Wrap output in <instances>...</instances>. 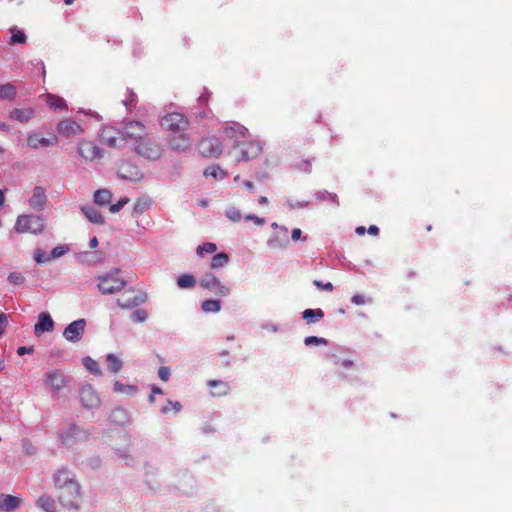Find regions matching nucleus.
<instances>
[{
    "instance_id": "ddd939ff",
    "label": "nucleus",
    "mask_w": 512,
    "mask_h": 512,
    "mask_svg": "<svg viewBox=\"0 0 512 512\" xmlns=\"http://www.w3.org/2000/svg\"><path fill=\"white\" fill-rule=\"evenodd\" d=\"M86 328V320L78 319L71 322L64 330L63 336L64 338L72 343L79 342L85 332Z\"/></svg>"
},
{
    "instance_id": "6ab92c4d",
    "label": "nucleus",
    "mask_w": 512,
    "mask_h": 512,
    "mask_svg": "<svg viewBox=\"0 0 512 512\" xmlns=\"http://www.w3.org/2000/svg\"><path fill=\"white\" fill-rule=\"evenodd\" d=\"M58 143V138L55 135H51L50 137H42L38 133H31L27 137V145L33 149H38L42 147L55 146Z\"/></svg>"
},
{
    "instance_id": "79ce46f5",
    "label": "nucleus",
    "mask_w": 512,
    "mask_h": 512,
    "mask_svg": "<svg viewBox=\"0 0 512 512\" xmlns=\"http://www.w3.org/2000/svg\"><path fill=\"white\" fill-rule=\"evenodd\" d=\"M226 216L233 222H239L242 219L241 211L234 206L226 209Z\"/></svg>"
},
{
    "instance_id": "a878e982",
    "label": "nucleus",
    "mask_w": 512,
    "mask_h": 512,
    "mask_svg": "<svg viewBox=\"0 0 512 512\" xmlns=\"http://www.w3.org/2000/svg\"><path fill=\"white\" fill-rule=\"evenodd\" d=\"M81 211L91 223L98 225L104 224V217L95 208L90 206H84L81 208Z\"/></svg>"
},
{
    "instance_id": "1a4fd4ad",
    "label": "nucleus",
    "mask_w": 512,
    "mask_h": 512,
    "mask_svg": "<svg viewBox=\"0 0 512 512\" xmlns=\"http://www.w3.org/2000/svg\"><path fill=\"white\" fill-rule=\"evenodd\" d=\"M89 438V433L77 425H69L60 433V440L65 446L71 447L78 442L85 441Z\"/></svg>"
},
{
    "instance_id": "f704fd0d",
    "label": "nucleus",
    "mask_w": 512,
    "mask_h": 512,
    "mask_svg": "<svg viewBox=\"0 0 512 512\" xmlns=\"http://www.w3.org/2000/svg\"><path fill=\"white\" fill-rule=\"evenodd\" d=\"M228 262L229 256L226 253L221 252L212 257L210 266L212 269H219L226 266Z\"/></svg>"
},
{
    "instance_id": "4468645a",
    "label": "nucleus",
    "mask_w": 512,
    "mask_h": 512,
    "mask_svg": "<svg viewBox=\"0 0 512 512\" xmlns=\"http://www.w3.org/2000/svg\"><path fill=\"white\" fill-rule=\"evenodd\" d=\"M80 400L83 407L87 409L98 408L101 404L97 391L90 385H84L80 390Z\"/></svg>"
},
{
    "instance_id": "864d4df0",
    "label": "nucleus",
    "mask_w": 512,
    "mask_h": 512,
    "mask_svg": "<svg viewBox=\"0 0 512 512\" xmlns=\"http://www.w3.org/2000/svg\"><path fill=\"white\" fill-rule=\"evenodd\" d=\"M170 374V369L168 367L162 366L158 370V376L162 381H168Z\"/></svg>"
},
{
    "instance_id": "a19ab883",
    "label": "nucleus",
    "mask_w": 512,
    "mask_h": 512,
    "mask_svg": "<svg viewBox=\"0 0 512 512\" xmlns=\"http://www.w3.org/2000/svg\"><path fill=\"white\" fill-rule=\"evenodd\" d=\"M204 175L211 176L213 178H218L220 175L222 178L224 176V172L218 165H210L204 170Z\"/></svg>"
},
{
    "instance_id": "c756f323",
    "label": "nucleus",
    "mask_w": 512,
    "mask_h": 512,
    "mask_svg": "<svg viewBox=\"0 0 512 512\" xmlns=\"http://www.w3.org/2000/svg\"><path fill=\"white\" fill-rule=\"evenodd\" d=\"M106 363L109 371H111L114 374H117L122 369L123 366L122 360L112 353L106 356Z\"/></svg>"
},
{
    "instance_id": "a211bd4d",
    "label": "nucleus",
    "mask_w": 512,
    "mask_h": 512,
    "mask_svg": "<svg viewBox=\"0 0 512 512\" xmlns=\"http://www.w3.org/2000/svg\"><path fill=\"white\" fill-rule=\"evenodd\" d=\"M222 133L230 140L238 142L240 139H244L248 136V129L237 122L227 123L222 128Z\"/></svg>"
},
{
    "instance_id": "774afa93",
    "label": "nucleus",
    "mask_w": 512,
    "mask_h": 512,
    "mask_svg": "<svg viewBox=\"0 0 512 512\" xmlns=\"http://www.w3.org/2000/svg\"><path fill=\"white\" fill-rule=\"evenodd\" d=\"M162 393H163V391L161 388H159V387L152 388V394L156 395V394H162Z\"/></svg>"
},
{
    "instance_id": "4d7b16f0",
    "label": "nucleus",
    "mask_w": 512,
    "mask_h": 512,
    "mask_svg": "<svg viewBox=\"0 0 512 512\" xmlns=\"http://www.w3.org/2000/svg\"><path fill=\"white\" fill-rule=\"evenodd\" d=\"M339 365L341 368H344V369H351L353 368L354 366V363L352 360H349V359H344V360H341L339 362Z\"/></svg>"
},
{
    "instance_id": "ea45409f",
    "label": "nucleus",
    "mask_w": 512,
    "mask_h": 512,
    "mask_svg": "<svg viewBox=\"0 0 512 512\" xmlns=\"http://www.w3.org/2000/svg\"><path fill=\"white\" fill-rule=\"evenodd\" d=\"M217 250V246L215 243H212V242H206V243H203L202 245H199L197 247V255L202 257L204 256V254L208 253V254H212L214 252H216Z\"/></svg>"
},
{
    "instance_id": "72a5a7b5",
    "label": "nucleus",
    "mask_w": 512,
    "mask_h": 512,
    "mask_svg": "<svg viewBox=\"0 0 512 512\" xmlns=\"http://www.w3.org/2000/svg\"><path fill=\"white\" fill-rule=\"evenodd\" d=\"M113 390L116 393H122L127 395H134L137 392V387L134 385H126L119 381L113 383Z\"/></svg>"
},
{
    "instance_id": "4be33fe9",
    "label": "nucleus",
    "mask_w": 512,
    "mask_h": 512,
    "mask_svg": "<svg viewBox=\"0 0 512 512\" xmlns=\"http://www.w3.org/2000/svg\"><path fill=\"white\" fill-rule=\"evenodd\" d=\"M54 329V321L50 314L42 312L38 316V321L35 324L34 331L36 335H40L43 332H51Z\"/></svg>"
},
{
    "instance_id": "f257e3e1",
    "label": "nucleus",
    "mask_w": 512,
    "mask_h": 512,
    "mask_svg": "<svg viewBox=\"0 0 512 512\" xmlns=\"http://www.w3.org/2000/svg\"><path fill=\"white\" fill-rule=\"evenodd\" d=\"M53 483L62 506L78 508L81 500L80 485L67 469H58L53 474Z\"/></svg>"
},
{
    "instance_id": "412c9836",
    "label": "nucleus",
    "mask_w": 512,
    "mask_h": 512,
    "mask_svg": "<svg viewBox=\"0 0 512 512\" xmlns=\"http://www.w3.org/2000/svg\"><path fill=\"white\" fill-rule=\"evenodd\" d=\"M46 202L47 197L45 194V189L43 187L36 186L33 189L31 198L29 199L30 207L36 211H41L44 209Z\"/></svg>"
},
{
    "instance_id": "aec40b11",
    "label": "nucleus",
    "mask_w": 512,
    "mask_h": 512,
    "mask_svg": "<svg viewBox=\"0 0 512 512\" xmlns=\"http://www.w3.org/2000/svg\"><path fill=\"white\" fill-rule=\"evenodd\" d=\"M101 140L104 144L111 148H119L123 145L124 138L119 131H115L112 128H105L101 133Z\"/></svg>"
},
{
    "instance_id": "f03ea898",
    "label": "nucleus",
    "mask_w": 512,
    "mask_h": 512,
    "mask_svg": "<svg viewBox=\"0 0 512 512\" xmlns=\"http://www.w3.org/2000/svg\"><path fill=\"white\" fill-rule=\"evenodd\" d=\"M97 288L104 295L116 294L124 289L126 281L120 276L119 269H112L96 277Z\"/></svg>"
},
{
    "instance_id": "7c9ffc66",
    "label": "nucleus",
    "mask_w": 512,
    "mask_h": 512,
    "mask_svg": "<svg viewBox=\"0 0 512 512\" xmlns=\"http://www.w3.org/2000/svg\"><path fill=\"white\" fill-rule=\"evenodd\" d=\"M112 200V193L107 189H99L94 193V202L100 206L109 204Z\"/></svg>"
},
{
    "instance_id": "13d9d810",
    "label": "nucleus",
    "mask_w": 512,
    "mask_h": 512,
    "mask_svg": "<svg viewBox=\"0 0 512 512\" xmlns=\"http://www.w3.org/2000/svg\"><path fill=\"white\" fill-rule=\"evenodd\" d=\"M352 302L356 305H364L365 304V298L362 295H354L352 297Z\"/></svg>"
},
{
    "instance_id": "338daca9",
    "label": "nucleus",
    "mask_w": 512,
    "mask_h": 512,
    "mask_svg": "<svg viewBox=\"0 0 512 512\" xmlns=\"http://www.w3.org/2000/svg\"><path fill=\"white\" fill-rule=\"evenodd\" d=\"M365 231H366V229H365V227H363V226H360V227H357V228H356V233H357L358 235H363V234L365 233Z\"/></svg>"
},
{
    "instance_id": "603ef678",
    "label": "nucleus",
    "mask_w": 512,
    "mask_h": 512,
    "mask_svg": "<svg viewBox=\"0 0 512 512\" xmlns=\"http://www.w3.org/2000/svg\"><path fill=\"white\" fill-rule=\"evenodd\" d=\"M22 447H23V450L25 451V453L28 455H32L35 453V447L28 439L22 440Z\"/></svg>"
},
{
    "instance_id": "37998d69",
    "label": "nucleus",
    "mask_w": 512,
    "mask_h": 512,
    "mask_svg": "<svg viewBox=\"0 0 512 512\" xmlns=\"http://www.w3.org/2000/svg\"><path fill=\"white\" fill-rule=\"evenodd\" d=\"M296 168L304 173H310L312 170V163L308 159H301L296 163Z\"/></svg>"
},
{
    "instance_id": "49530a36",
    "label": "nucleus",
    "mask_w": 512,
    "mask_h": 512,
    "mask_svg": "<svg viewBox=\"0 0 512 512\" xmlns=\"http://www.w3.org/2000/svg\"><path fill=\"white\" fill-rule=\"evenodd\" d=\"M304 343L307 346L318 345V344L326 345L327 344V340L325 338H319V337H316V336H308V337H306L304 339Z\"/></svg>"
},
{
    "instance_id": "8fccbe9b",
    "label": "nucleus",
    "mask_w": 512,
    "mask_h": 512,
    "mask_svg": "<svg viewBox=\"0 0 512 512\" xmlns=\"http://www.w3.org/2000/svg\"><path fill=\"white\" fill-rule=\"evenodd\" d=\"M129 202V199L128 198H122L120 199L117 203L115 204H112L110 207H109V210L111 213H117L119 212L123 206L125 204H127Z\"/></svg>"
},
{
    "instance_id": "423d86ee",
    "label": "nucleus",
    "mask_w": 512,
    "mask_h": 512,
    "mask_svg": "<svg viewBox=\"0 0 512 512\" xmlns=\"http://www.w3.org/2000/svg\"><path fill=\"white\" fill-rule=\"evenodd\" d=\"M160 125L170 135L187 131L189 121L183 114L174 112L163 116Z\"/></svg>"
},
{
    "instance_id": "58836bf2",
    "label": "nucleus",
    "mask_w": 512,
    "mask_h": 512,
    "mask_svg": "<svg viewBox=\"0 0 512 512\" xmlns=\"http://www.w3.org/2000/svg\"><path fill=\"white\" fill-rule=\"evenodd\" d=\"M10 44H25L27 37L22 30L12 28L11 30Z\"/></svg>"
},
{
    "instance_id": "39448f33",
    "label": "nucleus",
    "mask_w": 512,
    "mask_h": 512,
    "mask_svg": "<svg viewBox=\"0 0 512 512\" xmlns=\"http://www.w3.org/2000/svg\"><path fill=\"white\" fill-rule=\"evenodd\" d=\"M149 131L146 126L140 121H130L127 122L121 130H119V134H121L124 138V142L133 143L134 147L138 144Z\"/></svg>"
},
{
    "instance_id": "bb28decb",
    "label": "nucleus",
    "mask_w": 512,
    "mask_h": 512,
    "mask_svg": "<svg viewBox=\"0 0 512 512\" xmlns=\"http://www.w3.org/2000/svg\"><path fill=\"white\" fill-rule=\"evenodd\" d=\"M46 103L47 105L55 110H65L67 109L66 102L63 98L60 96L54 95V94H48L46 96Z\"/></svg>"
},
{
    "instance_id": "de8ad7c7",
    "label": "nucleus",
    "mask_w": 512,
    "mask_h": 512,
    "mask_svg": "<svg viewBox=\"0 0 512 512\" xmlns=\"http://www.w3.org/2000/svg\"><path fill=\"white\" fill-rule=\"evenodd\" d=\"M132 319L138 323L144 322L147 319V312L143 309L136 310L132 313Z\"/></svg>"
},
{
    "instance_id": "9d476101",
    "label": "nucleus",
    "mask_w": 512,
    "mask_h": 512,
    "mask_svg": "<svg viewBox=\"0 0 512 512\" xmlns=\"http://www.w3.org/2000/svg\"><path fill=\"white\" fill-rule=\"evenodd\" d=\"M78 153L86 161H94L103 157V150L94 142L81 140L78 144Z\"/></svg>"
},
{
    "instance_id": "cd10ccee",
    "label": "nucleus",
    "mask_w": 512,
    "mask_h": 512,
    "mask_svg": "<svg viewBox=\"0 0 512 512\" xmlns=\"http://www.w3.org/2000/svg\"><path fill=\"white\" fill-rule=\"evenodd\" d=\"M119 174L125 179L135 180L138 177V169L136 166L128 163L122 164L119 168Z\"/></svg>"
},
{
    "instance_id": "bf43d9fd",
    "label": "nucleus",
    "mask_w": 512,
    "mask_h": 512,
    "mask_svg": "<svg viewBox=\"0 0 512 512\" xmlns=\"http://www.w3.org/2000/svg\"><path fill=\"white\" fill-rule=\"evenodd\" d=\"M7 324V317L5 314H0V335L3 333Z\"/></svg>"
},
{
    "instance_id": "6e6552de",
    "label": "nucleus",
    "mask_w": 512,
    "mask_h": 512,
    "mask_svg": "<svg viewBox=\"0 0 512 512\" xmlns=\"http://www.w3.org/2000/svg\"><path fill=\"white\" fill-rule=\"evenodd\" d=\"M197 150L204 158H218L223 152V147L215 136H208L198 142Z\"/></svg>"
},
{
    "instance_id": "e433bc0d",
    "label": "nucleus",
    "mask_w": 512,
    "mask_h": 512,
    "mask_svg": "<svg viewBox=\"0 0 512 512\" xmlns=\"http://www.w3.org/2000/svg\"><path fill=\"white\" fill-rule=\"evenodd\" d=\"M16 96V88L14 85L7 83L0 85V99L13 100Z\"/></svg>"
},
{
    "instance_id": "b1692460",
    "label": "nucleus",
    "mask_w": 512,
    "mask_h": 512,
    "mask_svg": "<svg viewBox=\"0 0 512 512\" xmlns=\"http://www.w3.org/2000/svg\"><path fill=\"white\" fill-rule=\"evenodd\" d=\"M21 503V498L12 496V495H6L1 494L0 495V509L4 510L6 512H11L15 510Z\"/></svg>"
},
{
    "instance_id": "c9c22d12",
    "label": "nucleus",
    "mask_w": 512,
    "mask_h": 512,
    "mask_svg": "<svg viewBox=\"0 0 512 512\" xmlns=\"http://www.w3.org/2000/svg\"><path fill=\"white\" fill-rule=\"evenodd\" d=\"M201 308L205 313H217L221 309V303L215 299H207L202 302Z\"/></svg>"
},
{
    "instance_id": "a18cd8bd",
    "label": "nucleus",
    "mask_w": 512,
    "mask_h": 512,
    "mask_svg": "<svg viewBox=\"0 0 512 512\" xmlns=\"http://www.w3.org/2000/svg\"><path fill=\"white\" fill-rule=\"evenodd\" d=\"M8 281L14 285H21L25 281V277L18 272H12L8 276Z\"/></svg>"
},
{
    "instance_id": "4c0bfd02",
    "label": "nucleus",
    "mask_w": 512,
    "mask_h": 512,
    "mask_svg": "<svg viewBox=\"0 0 512 512\" xmlns=\"http://www.w3.org/2000/svg\"><path fill=\"white\" fill-rule=\"evenodd\" d=\"M196 284V279L194 276L192 275H189V274H184V275H181L178 279H177V285L179 288L181 289H189V288H192L194 287Z\"/></svg>"
},
{
    "instance_id": "6e6d98bb",
    "label": "nucleus",
    "mask_w": 512,
    "mask_h": 512,
    "mask_svg": "<svg viewBox=\"0 0 512 512\" xmlns=\"http://www.w3.org/2000/svg\"><path fill=\"white\" fill-rule=\"evenodd\" d=\"M34 351V348L33 346H30V347H26V346H21L17 349V354L19 356H23L25 354H30V353H33Z\"/></svg>"
},
{
    "instance_id": "2eb2a0df",
    "label": "nucleus",
    "mask_w": 512,
    "mask_h": 512,
    "mask_svg": "<svg viewBox=\"0 0 512 512\" xmlns=\"http://www.w3.org/2000/svg\"><path fill=\"white\" fill-rule=\"evenodd\" d=\"M263 147L260 142L252 140L244 142L240 147L239 161H248L261 155Z\"/></svg>"
},
{
    "instance_id": "e2e57ef3",
    "label": "nucleus",
    "mask_w": 512,
    "mask_h": 512,
    "mask_svg": "<svg viewBox=\"0 0 512 512\" xmlns=\"http://www.w3.org/2000/svg\"><path fill=\"white\" fill-rule=\"evenodd\" d=\"M368 233L371 234V235H378L379 233V228L376 226V225H371L369 228H368Z\"/></svg>"
},
{
    "instance_id": "09e8293b",
    "label": "nucleus",
    "mask_w": 512,
    "mask_h": 512,
    "mask_svg": "<svg viewBox=\"0 0 512 512\" xmlns=\"http://www.w3.org/2000/svg\"><path fill=\"white\" fill-rule=\"evenodd\" d=\"M313 284L320 290H324L327 292H332L334 289V286L331 282L323 283L321 280H314Z\"/></svg>"
},
{
    "instance_id": "69168bd1",
    "label": "nucleus",
    "mask_w": 512,
    "mask_h": 512,
    "mask_svg": "<svg viewBox=\"0 0 512 512\" xmlns=\"http://www.w3.org/2000/svg\"><path fill=\"white\" fill-rule=\"evenodd\" d=\"M258 202H259L260 205H265V204L268 203V199L265 196H260L259 199H258Z\"/></svg>"
},
{
    "instance_id": "473e14b6",
    "label": "nucleus",
    "mask_w": 512,
    "mask_h": 512,
    "mask_svg": "<svg viewBox=\"0 0 512 512\" xmlns=\"http://www.w3.org/2000/svg\"><path fill=\"white\" fill-rule=\"evenodd\" d=\"M324 317V312L321 309H306L303 312V319L308 323H314Z\"/></svg>"
},
{
    "instance_id": "c03bdc74",
    "label": "nucleus",
    "mask_w": 512,
    "mask_h": 512,
    "mask_svg": "<svg viewBox=\"0 0 512 512\" xmlns=\"http://www.w3.org/2000/svg\"><path fill=\"white\" fill-rule=\"evenodd\" d=\"M182 406L179 402L168 401L167 405L162 408V413L167 414L170 411H174L175 413L181 410Z\"/></svg>"
},
{
    "instance_id": "7ed1b4c3",
    "label": "nucleus",
    "mask_w": 512,
    "mask_h": 512,
    "mask_svg": "<svg viewBox=\"0 0 512 512\" xmlns=\"http://www.w3.org/2000/svg\"><path fill=\"white\" fill-rule=\"evenodd\" d=\"M135 153L148 160H158L163 152L162 146L156 141L155 137L148 133L138 144L134 147Z\"/></svg>"
},
{
    "instance_id": "0eeeda50",
    "label": "nucleus",
    "mask_w": 512,
    "mask_h": 512,
    "mask_svg": "<svg viewBox=\"0 0 512 512\" xmlns=\"http://www.w3.org/2000/svg\"><path fill=\"white\" fill-rule=\"evenodd\" d=\"M199 284L202 288L209 290L218 297H226L230 294L231 289L222 283L213 273L207 272L200 278Z\"/></svg>"
},
{
    "instance_id": "20e7f679",
    "label": "nucleus",
    "mask_w": 512,
    "mask_h": 512,
    "mask_svg": "<svg viewBox=\"0 0 512 512\" xmlns=\"http://www.w3.org/2000/svg\"><path fill=\"white\" fill-rule=\"evenodd\" d=\"M45 227L44 219L36 215H20L14 229L17 233L40 234Z\"/></svg>"
},
{
    "instance_id": "9b49d317",
    "label": "nucleus",
    "mask_w": 512,
    "mask_h": 512,
    "mask_svg": "<svg viewBox=\"0 0 512 512\" xmlns=\"http://www.w3.org/2000/svg\"><path fill=\"white\" fill-rule=\"evenodd\" d=\"M146 301V295L142 292L135 291L134 289L126 290L121 298L117 300L118 305L123 309H129Z\"/></svg>"
},
{
    "instance_id": "c85d7f7f",
    "label": "nucleus",
    "mask_w": 512,
    "mask_h": 512,
    "mask_svg": "<svg viewBox=\"0 0 512 512\" xmlns=\"http://www.w3.org/2000/svg\"><path fill=\"white\" fill-rule=\"evenodd\" d=\"M36 504L39 508L46 512H55L56 503L55 500L50 496H41L37 499Z\"/></svg>"
},
{
    "instance_id": "f8f14e48",
    "label": "nucleus",
    "mask_w": 512,
    "mask_h": 512,
    "mask_svg": "<svg viewBox=\"0 0 512 512\" xmlns=\"http://www.w3.org/2000/svg\"><path fill=\"white\" fill-rule=\"evenodd\" d=\"M84 128L73 119L66 118L57 125V132L64 138H71L84 133Z\"/></svg>"
},
{
    "instance_id": "dca6fc26",
    "label": "nucleus",
    "mask_w": 512,
    "mask_h": 512,
    "mask_svg": "<svg viewBox=\"0 0 512 512\" xmlns=\"http://www.w3.org/2000/svg\"><path fill=\"white\" fill-rule=\"evenodd\" d=\"M45 383L53 392H59L69 384V379L59 370H53L45 374Z\"/></svg>"
},
{
    "instance_id": "0e129e2a",
    "label": "nucleus",
    "mask_w": 512,
    "mask_h": 512,
    "mask_svg": "<svg viewBox=\"0 0 512 512\" xmlns=\"http://www.w3.org/2000/svg\"><path fill=\"white\" fill-rule=\"evenodd\" d=\"M90 248L94 249L98 246V239L96 237H93L89 242Z\"/></svg>"
},
{
    "instance_id": "f3484780",
    "label": "nucleus",
    "mask_w": 512,
    "mask_h": 512,
    "mask_svg": "<svg viewBox=\"0 0 512 512\" xmlns=\"http://www.w3.org/2000/svg\"><path fill=\"white\" fill-rule=\"evenodd\" d=\"M168 144L173 151L185 152L191 147V139L186 131L173 133L169 135Z\"/></svg>"
},
{
    "instance_id": "3c124183",
    "label": "nucleus",
    "mask_w": 512,
    "mask_h": 512,
    "mask_svg": "<svg viewBox=\"0 0 512 512\" xmlns=\"http://www.w3.org/2000/svg\"><path fill=\"white\" fill-rule=\"evenodd\" d=\"M84 365L86 366V368L88 370H90L91 372L93 373H99V370H98V364L97 362H95L93 359H91L90 357H87L85 360H84Z\"/></svg>"
},
{
    "instance_id": "052dcab7",
    "label": "nucleus",
    "mask_w": 512,
    "mask_h": 512,
    "mask_svg": "<svg viewBox=\"0 0 512 512\" xmlns=\"http://www.w3.org/2000/svg\"><path fill=\"white\" fill-rule=\"evenodd\" d=\"M301 234H302L301 229H299V228H295V229H293V231H292V235H291V237H292V239H293L294 241H297V240H299V239H300Z\"/></svg>"
},
{
    "instance_id": "5fc2aeb1",
    "label": "nucleus",
    "mask_w": 512,
    "mask_h": 512,
    "mask_svg": "<svg viewBox=\"0 0 512 512\" xmlns=\"http://www.w3.org/2000/svg\"><path fill=\"white\" fill-rule=\"evenodd\" d=\"M245 220L246 221H250V220L254 221L255 224L260 225V226L264 225L265 222H266L264 218H260V217H258L256 215H252V214L247 215L245 217Z\"/></svg>"
},
{
    "instance_id": "2f4dec72",
    "label": "nucleus",
    "mask_w": 512,
    "mask_h": 512,
    "mask_svg": "<svg viewBox=\"0 0 512 512\" xmlns=\"http://www.w3.org/2000/svg\"><path fill=\"white\" fill-rule=\"evenodd\" d=\"M152 204L149 198H138L133 206V216L138 217L144 213Z\"/></svg>"
},
{
    "instance_id": "5701e85b",
    "label": "nucleus",
    "mask_w": 512,
    "mask_h": 512,
    "mask_svg": "<svg viewBox=\"0 0 512 512\" xmlns=\"http://www.w3.org/2000/svg\"><path fill=\"white\" fill-rule=\"evenodd\" d=\"M207 386L210 388L213 397H223L230 392L229 383L222 380H209Z\"/></svg>"
},
{
    "instance_id": "393cba45",
    "label": "nucleus",
    "mask_w": 512,
    "mask_h": 512,
    "mask_svg": "<svg viewBox=\"0 0 512 512\" xmlns=\"http://www.w3.org/2000/svg\"><path fill=\"white\" fill-rule=\"evenodd\" d=\"M34 116V110L31 108H15L10 112V118L21 123L28 122Z\"/></svg>"
},
{
    "instance_id": "680f3d73",
    "label": "nucleus",
    "mask_w": 512,
    "mask_h": 512,
    "mask_svg": "<svg viewBox=\"0 0 512 512\" xmlns=\"http://www.w3.org/2000/svg\"><path fill=\"white\" fill-rule=\"evenodd\" d=\"M64 254V250L62 247H56L52 250L53 257H60Z\"/></svg>"
}]
</instances>
